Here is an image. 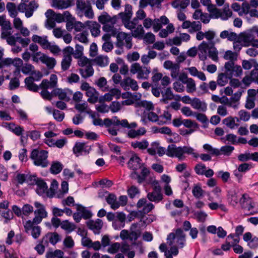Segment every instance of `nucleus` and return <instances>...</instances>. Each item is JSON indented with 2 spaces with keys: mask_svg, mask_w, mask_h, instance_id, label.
<instances>
[{
  "mask_svg": "<svg viewBox=\"0 0 258 258\" xmlns=\"http://www.w3.org/2000/svg\"><path fill=\"white\" fill-rule=\"evenodd\" d=\"M103 123L107 127L113 125L128 128L126 136L131 139L139 138L145 135L147 132L146 128L144 127H141L138 130H136L138 126L136 122H133L129 123L127 119H123L120 120L117 116H113L111 118H105L103 121Z\"/></svg>",
  "mask_w": 258,
  "mask_h": 258,
  "instance_id": "1",
  "label": "nucleus"
},
{
  "mask_svg": "<svg viewBox=\"0 0 258 258\" xmlns=\"http://www.w3.org/2000/svg\"><path fill=\"white\" fill-rule=\"evenodd\" d=\"M156 153L159 156L166 154L169 157H176L180 161L186 158V155H192L195 158L199 157V155L195 152V150L192 147L188 146L177 147L174 144L169 145L166 149L159 146Z\"/></svg>",
  "mask_w": 258,
  "mask_h": 258,
  "instance_id": "2",
  "label": "nucleus"
},
{
  "mask_svg": "<svg viewBox=\"0 0 258 258\" xmlns=\"http://www.w3.org/2000/svg\"><path fill=\"white\" fill-rule=\"evenodd\" d=\"M200 2L203 5L207 7V10L213 19L220 18L222 20H227L232 16V11L230 10L228 4H225L223 9L221 10L211 4L210 0H200Z\"/></svg>",
  "mask_w": 258,
  "mask_h": 258,
  "instance_id": "3",
  "label": "nucleus"
},
{
  "mask_svg": "<svg viewBox=\"0 0 258 258\" xmlns=\"http://www.w3.org/2000/svg\"><path fill=\"white\" fill-rule=\"evenodd\" d=\"M198 55L200 60L205 61L207 57L214 61L218 60V51L214 46H210L208 43L203 41L198 46Z\"/></svg>",
  "mask_w": 258,
  "mask_h": 258,
  "instance_id": "4",
  "label": "nucleus"
},
{
  "mask_svg": "<svg viewBox=\"0 0 258 258\" xmlns=\"http://www.w3.org/2000/svg\"><path fill=\"white\" fill-rule=\"evenodd\" d=\"M140 224L139 223H133L129 230H122L120 232V237L122 240H128L135 242L141 236Z\"/></svg>",
  "mask_w": 258,
  "mask_h": 258,
  "instance_id": "5",
  "label": "nucleus"
},
{
  "mask_svg": "<svg viewBox=\"0 0 258 258\" xmlns=\"http://www.w3.org/2000/svg\"><path fill=\"white\" fill-rule=\"evenodd\" d=\"M48 154V152L45 150L33 149L31 153L30 158L35 166L45 168L48 166L49 163L47 159Z\"/></svg>",
  "mask_w": 258,
  "mask_h": 258,
  "instance_id": "6",
  "label": "nucleus"
},
{
  "mask_svg": "<svg viewBox=\"0 0 258 258\" xmlns=\"http://www.w3.org/2000/svg\"><path fill=\"white\" fill-rule=\"evenodd\" d=\"M167 240L169 245H173L181 248L185 244V235L181 228H178L175 233H170L168 235Z\"/></svg>",
  "mask_w": 258,
  "mask_h": 258,
  "instance_id": "7",
  "label": "nucleus"
},
{
  "mask_svg": "<svg viewBox=\"0 0 258 258\" xmlns=\"http://www.w3.org/2000/svg\"><path fill=\"white\" fill-rule=\"evenodd\" d=\"M76 7L80 17L84 15L88 19L94 18V13L90 3H86L84 0H77Z\"/></svg>",
  "mask_w": 258,
  "mask_h": 258,
  "instance_id": "8",
  "label": "nucleus"
},
{
  "mask_svg": "<svg viewBox=\"0 0 258 258\" xmlns=\"http://www.w3.org/2000/svg\"><path fill=\"white\" fill-rule=\"evenodd\" d=\"M130 72L133 74H137V78L139 80H147L151 73L150 67L141 66L138 63H134L131 65Z\"/></svg>",
  "mask_w": 258,
  "mask_h": 258,
  "instance_id": "9",
  "label": "nucleus"
},
{
  "mask_svg": "<svg viewBox=\"0 0 258 258\" xmlns=\"http://www.w3.org/2000/svg\"><path fill=\"white\" fill-rule=\"evenodd\" d=\"M38 7L39 5L35 1H32L28 4L20 3L18 6V10L21 13H24L25 17L29 18L33 16L34 11Z\"/></svg>",
  "mask_w": 258,
  "mask_h": 258,
  "instance_id": "10",
  "label": "nucleus"
},
{
  "mask_svg": "<svg viewBox=\"0 0 258 258\" xmlns=\"http://www.w3.org/2000/svg\"><path fill=\"white\" fill-rule=\"evenodd\" d=\"M117 42L116 46L120 48L125 47L127 49L132 48L133 44L132 42V37L130 34L125 32H118L116 35Z\"/></svg>",
  "mask_w": 258,
  "mask_h": 258,
  "instance_id": "11",
  "label": "nucleus"
},
{
  "mask_svg": "<svg viewBox=\"0 0 258 258\" xmlns=\"http://www.w3.org/2000/svg\"><path fill=\"white\" fill-rule=\"evenodd\" d=\"M36 209L34 211L35 217L33 218V222L35 224L40 223L43 218L47 217V212L45 206L38 202H35L34 204Z\"/></svg>",
  "mask_w": 258,
  "mask_h": 258,
  "instance_id": "12",
  "label": "nucleus"
},
{
  "mask_svg": "<svg viewBox=\"0 0 258 258\" xmlns=\"http://www.w3.org/2000/svg\"><path fill=\"white\" fill-rule=\"evenodd\" d=\"M225 73L230 77H238L242 73V68L240 66L236 65L233 61H228L225 63Z\"/></svg>",
  "mask_w": 258,
  "mask_h": 258,
  "instance_id": "13",
  "label": "nucleus"
},
{
  "mask_svg": "<svg viewBox=\"0 0 258 258\" xmlns=\"http://www.w3.org/2000/svg\"><path fill=\"white\" fill-rule=\"evenodd\" d=\"M0 26H2V37L11 35L13 32L10 21L6 19L5 16H0Z\"/></svg>",
  "mask_w": 258,
  "mask_h": 258,
  "instance_id": "14",
  "label": "nucleus"
},
{
  "mask_svg": "<svg viewBox=\"0 0 258 258\" xmlns=\"http://www.w3.org/2000/svg\"><path fill=\"white\" fill-rule=\"evenodd\" d=\"M147 197L150 201L156 203L161 201L163 198V195L162 193L161 186L154 187L153 191L148 192Z\"/></svg>",
  "mask_w": 258,
  "mask_h": 258,
  "instance_id": "15",
  "label": "nucleus"
},
{
  "mask_svg": "<svg viewBox=\"0 0 258 258\" xmlns=\"http://www.w3.org/2000/svg\"><path fill=\"white\" fill-rule=\"evenodd\" d=\"M91 150V147L90 146L87 145L85 143L81 142H77L73 149L74 153L77 157L83 154H88Z\"/></svg>",
  "mask_w": 258,
  "mask_h": 258,
  "instance_id": "16",
  "label": "nucleus"
},
{
  "mask_svg": "<svg viewBox=\"0 0 258 258\" xmlns=\"http://www.w3.org/2000/svg\"><path fill=\"white\" fill-rule=\"evenodd\" d=\"M120 86L125 91L130 89L133 91H137L139 89L137 82L130 77L123 79L120 82Z\"/></svg>",
  "mask_w": 258,
  "mask_h": 258,
  "instance_id": "17",
  "label": "nucleus"
},
{
  "mask_svg": "<svg viewBox=\"0 0 258 258\" xmlns=\"http://www.w3.org/2000/svg\"><path fill=\"white\" fill-rule=\"evenodd\" d=\"M52 93L54 96H57L59 99L69 101L73 92L69 89L56 88L53 90Z\"/></svg>",
  "mask_w": 258,
  "mask_h": 258,
  "instance_id": "18",
  "label": "nucleus"
},
{
  "mask_svg": "<svg viewBox=\"0 0 258 258\" xmlns=\"http://www.w3.org/2000/svg\"><path fill=\"white\" fill-rule=\"evenodd\" d=\"M164 67L171 72V76L177 78L179 74L180 66L178 63H173L170 60H166L164 62Z\"/></svg>",
  "mask_w": 258,
  "mask_h": 258,
  "instance_id": "19",
  "label": "nucleus"
},
{
  "mask_svg": "<svg viewBox=\"0 0 258 258\" xmlns=\"http://www.w3.org/2000/svg\"><path fill=\"white\" fill-rule=\"evenodd\" d=\"M137 207L138 208H143L142 212L144 214L149 213L154 208V205L150 202H148L146 198L140 199L137 204Z\"/></svg>",
  "mask_w": 258,
  "mask_h": 258,
  "instance_id": "20",
  "label": "nucleus"
},
{
  "mask_svg": "<svg viewBox=\"0 0 258 258\" xmlns=\"http://www.w3.org/2000/svg\"><path fill=\"white\" fill-rule=\"evenodd\" d=\"M142 160L136 154H134L130 159L127 165L128 167L134 171H136L138 169L141 168L142 167Z\"/></svg>",
  "mask_w": 258,
  "mask_h": 258,
  "instance_id": "21",
  "label": "nucleus"
},
{
  "mask_svg": "<svg viewBox=\"0 0 258 258\" xmlns=\"http://www.w3.org/2000/svg\"><path fill=\"white\" fill-rule=\"evenodd\" d=\"M86 25L90 30L91 35L93 37H97L100 33V25L95 21H87Z\"/></svg>",
  "mask_w": 258,
  "mask_h": 258,
  "instance_id": "22",
  "label": "nucleus"
},
{
  "mask_svg": "<svg viewBox=\"0 0 258 258\" xmlns=\"http://www.w3.org/2000/svg\"><path fill=\"white\" fill-rule=\"evenodd\" d=\"M33 224H35L33 221L32 222L29 220L26 222L25 225V228L27 231L31 229V235L32 237L35 239H37L40 235L41 228L38 226H33Z\"/></svg>",
  "mask_w": 258,
  "mask_h": 258,
  "instance_id": "23",
  "label": "nucleus"
},
{
  "mask_svg": "<svg viewBox=\"0 0 258 258\" xmlns=\"http://www.w3.org/2000/svg\"><path fill=\"white\" fill-rule=\"evenodd\" d=\"M169 22V19L165 16H161L159 19H155L153 25L154 32H158L161 29L162 25L168 24Z\"/></svg>",
  "mask_w": 258,
  "mask_h": 258,
  "instance_id": "24",
  "label": "nucleus"
},
{
  "mask_svg": "<svg viewBox=\"0 0 258 258\" xmlns=\"http://www.w3.org/2000/svg\"><path fill=\"white\" fill-rule=\"evenodd\" d=\"M169 22V19L165 16H161L159 19H155L153 25L154 32H158L161 29L162 25L168 24Z\"/></svg>",
  "mask_w": 258,
  "mask_h": 258,
  "instance_id": "25",
  "label": "nucleus"
},
{
  "mask_svg": "<svg viewBox=\"0 0 258 258\" xmlns=\"http://www.w3.org/2000/svg\"><path fill=\"white\" fill-rule=\"evenodd\" d=\"M51 7L59 10L66 9L71 6L69 0H52Z\"/></svg>",
  "mask_w": 258,
  "mask_h": 258,
  "instance_id": "26",
  "label": "nucleus"
},
{
  "mask_svg": "<svg viewBox=\"0 0 258 258\" xmlns=\"http://www.w3.org/2000/svg\"><path fill=\"white\" fill-rule=\"evenodd\" d=\"M32 40L34 42L38 43L43 49L47 48L49 43L46 36L34 35L32 37Z\"/></svg>",
  "mask_w": 258,
  "mask_h": 258,
  "instance_id": "27",
  "label": "nucleus"
},
{
  "mask_svg": "<svg viewBox=\"0 0 258 258\" xmlns=\"http://www.w3.org/2000/svg\"><path fill=\"white\" fill-rule=\"evenodd\" d=\"M190 104L194 109L201 111H205L207 108L206 103L198 98H194L192 99Z\"/></svg>",
  "mask_w": 258,
  "mask_h": 258,
  "instance_id": "28",
  "label": "nucleus"
},
{
  "mask_svg": "<svg viewBox=\"0 0 258 258\" xmlns=\"http://www.w3.org/2000/svg\"><path fill=\"white\" fill-rule=\"evenodd\" d=\"M103 222L101 219H98L95 221H92L88 223L89 229L92 230L95 234H98L102 227Z\"/></svg>",
  "mask_w": 258,
  "mask_h": 258,
  "instance_id": "29",
  "label": "nucleus"
},
{
  "mask_svg": "<svg viewBox=\"0 0 258 258\" xmlns=\"http://www.w3.org/2000/svg\"><path fill=\"white\" fill-rule=\"evenodd\" d=\"M86 95L88 97L87 101L91 103H95L98 101V93L93 87H91L86 90Z\"/></svg>",
  "mask_w": 258,
  "mask_h": 258,
  "instance_id": "30",
  "label": "nucleus"
},
{
  "mask_svg": "<svg viewBox=\"0 0 258 258\" xmlns=\"http://www.w3.org/2000/svg\"><path fill=\"white\" fill-rule=\"evenodd\" d=\"M240 202L244 208L247 209L248 210H250L254 207L252 200L246 194H244L242 195L240 200Z\"/></svg>",
  "mask_w": 258,
  "mask_h": 258,
  "instance_id": "31",
  "label": "nucleus"
},
{
  "mask_svg": "<svg viewBox=\"0 0 258 258\" xmlns=\"http://www.w3.org/2000/svg\"><path fill=\"white\" fill-rule=\"evenodd\" d=\"M98 20L100 23L105 25L109 23L114 24L116 23V18L111 17L107 13L104 12L101 15L99 16Z\"/></svg>",
  "mask_w": 258,
  "mask_h": 258,
  "instance_id": "32",
  "label": "nucleus"
},
{
  "mask_svg": "<svg viewBox=\"0 0 258 258\" xmlns=\"http://www.w3.org/2000/svg\"><path fill=\"white\" fill-rule=\"evenodd\" d=\"M131 18H122L121 19L122 22L124 27L132 30V31L136 28V27L138 25L139 21L137 18H134L132 21H130Z\"/></svg>",
  "mask_w": 258,
  "mask_h": 258,
  "instance_id": "33",
  "label": "nucleus"
},
{
  "mask_svg": "<svg viewBox=\"0 0 258 258\" xmlns=\"http://www.w3.org/2000/svg\"><path fill=\"white\" fill-rule=\"evenodd\" d=\"M236 121L239 122L238 117H228L223 120V123L230 128L234 129L239 125Z\"/></svg>",
  "mask_w": 258,
  "mask_h": 258,
  "instance_id": "34",
  "label": "nucleus"
},
{
  "mask_svg": "<svg viewBox=\"0 0 258 258\" xmlns=\"http://www.w3.org/2000/svg\"><path fill=\"white\" fill-rule=\"evenodd\" d=\"M36 184L37 186L36 191L39 195L42 196L45 192L47 193L48 187L46 183L43 180L37 179Z\"/></svg>",
  "mask_w": 258,
  "mask_h": 258,
  "instance_id": "35",
  "label": "nucleus"
},
{
  "mask_svg": "<svg viewBox=\"0 0 258 258\" xmlns=\"http://www.w3.org/2000/svg\"><path fill=\"white\" fill-rule=\"evenodd\" d=\"M130 104V101L128 100L122 101L121 103L118 101H113L111 103L109 108L112 112H116L121 109L122 105Z\"/></svg>",
  "mask_w": 258,
  "mask_h": 258,
  "instance_id": "36",
  "label": "nucleus"
},
{
  "mask_svg": "<svg viewBox=\"0 0 258 258\" xmlns=\"http://www.w3.org/2000/svg\"><path fill=\"white\" fill-rule=\"evenodd\" d=\"M60 227L66 231V233L69 234L75 230L76 226L73 223L66 220L61 221Z\"/></svg>",
  "mask_w": 258,
  "mask_h": 258,
  "instance_id": "37",
  "label": "nucleus"
},
{
  "mask_svg": "<svg viewBox=\"0 0 258 258\" xmlns=\"http://www.w3.org/2000/svg\"><path fill=\"white\" fill-rule=\"evenodd\" d=\"M106 201L113 210H116L120 207L119 202L116 200V196L113 194H109L106 198Z\"/></svg>",
  "mask_w": 258,
  "mask_h": 258,
  "instance_id": "38",
  "label": "nucleus"
},
{
  "mask_svg": "<svg viewBox=\"0 0 258 258\" xmlns=\"http://www.w3.org/2000/svg\"><path fill=\"white\" fill-rule=\"evenodd\" d=\"M148 119L152 121L157 122L159 125H162L166 123V121L161 119L162 116H158L156 113L153 111L148 113L147 115Z\"/></svg>",
  "mask_w": 258,
  "mask_h": 258,
  "instance_id": "39",
  "label": "nucleus"
},
{
  "mask_svg": "<svg viewBox=\"0 0 258 258\" xmlns=\"http://www.w3.org/2000/svg\"><path fill=\"white\" fill-rule=\"evenodd\" d=\"M163 0H140V7L145 8L150 5L152 7L159 6Z\"/></svg>",
  "mask_w": 258,
  "mask_h": 258,
  "instance_id": "40",
  "label": "nucleus"
},
{
  "mask_svg": "<svg viewBox=\"0 0 258 258\" xmlns=\"http://www.w3.org/2000/svg\"><path fill=\"white\" fill-rule=\"evenodd\" d=\"M63 164L57 161H53L50 168V172L53 174H57L62 170Z\"/></svg>",
  "mask_w": 258,
  "mask_h": 258,
  "instance_id": "41",
  "label": "nucleus"
},
{
  "mask_svg": "<svg viewBox=\"0 0 258 258\" xmlns=\"http://www.w3.org/2000/svg\"><path fill=\"white\" fill-rule=\"evenodd\" d=\"M34 78L33 77H27L25 79V85L27 88L33 92H37L39 87L34 83Z\"/></svg>",
  "mask_w": 258,
  "mask_h": 258,
  "instance_id": "42",
  "label": "nucleus"
},
{
  "mask_svg": "<svg viewBox=\"0 0 258 258\" xmlns=\"http://www.w3.org/2000/svg\"><path fill=\"white\" fill-rule=\"evenodd\" d=\"M75 108L80 112H86L89 114H91L93 112L89 108L87 102L76 103Z\"/></svg>",
  "mask_w": 258,
  "mask_h": 258,
  "instance_id": "43",
  "label": "nucleus"
},
{
  "mask_svg": "<svg viewBox=\"0 0 258 258\" xmlns=\"http://www.w3.org/2000/svg\"><path fill=\"white\" fill-rule=\"evenodd\" d=\"M42 63L45 64L48 69H52L56 65V61L54 58L44 54Z\"/></svg>",
  "mask_w": 258,
  "mask_h": 258,
  "instance_id": "44",
  "label": "nucleus"
},
{
  "mask_svg": "<svg viewBox=\"0 0 258 258\" xmlns=\"http://www.w3.org/2000/svg\"><path fill=\"white\" fill-rule=\"evenodd\" d=\"M79 73L82 77L87 78L93 76L94 74V70L90 64H89L85 68L80 69Z\"/></svg>",
  "mask_w": 258,
  "mask_h": 258,
  "instance_id": "45",
  "label": "nucleus"
},
{
  "mask_svg": "<svg viewBox=\"0 0 258 258\" xmlns=\"http://www.w3.org/2000/svg\"><path fill=\"white\" fill-rule=\"evenodd\" d=\"M131 146L134 149L138 148L140 150H145L148 148L149 142L147 140H143L141 141H135L131 143Z\"/></svg>",
  "mask_w": 258,
  "mask_h": 258,
  "instance_id": "46",
  "label": "nucleus"
},
{
  "mask_svg": "<svg viewBox=\"0 0 258 258\" xmlns=\"http://www.w3.org/2000/svg\"><path fill=\"white\" fill-rule=\"evenodd\" d=\"M145 31L141 24H139L136 27L132 32V37L133 36L135 38L139 39H142L144 35Z\"/></svg>",
  "mask_w": 258,
  "mask_h": 258,
  "instance_id": "47",
  "label": "nucleus"
},
{
  "mask_svg": "<svg viewBox=\"0 0 258 258\" xmlns=\"http://www.w3.org/2000/svg\"><path fill=\"white\" fill-rule=\"evenodd\" d=\"M72 60V56L70 55H63L61 62V69L63 71L68 70L70 67Z\"/></svg>",
  "mask_w": 258,
  "mask_h": 258,
  "instance_id": "48",
  "label": "nucleus"
},
{
  "mask_svg": "<svg viewBox=\"0 0 258 258\" xmlns=\"http://www.w3.org/2000/svg\"><path fill=\"white\" fill-rule=\"evenodd\" d=\"M6 8L9 12V15L12 18H15L18 15V9L16 5L13 3L9 2L7 4Z\"/></svg>",
  "mask_w": 258,
  "mask_h": 258,
  "instance_id": "49",
  "label": "nucleus"
},
{
  "mask_svg": "<svg viewBox=\"0 0 258 258\" xmlns=\"http://www.w3.org/2000/svg\"><path fill=\"white\" fill-rule=\"evenodd\" d=\"M102 29L105 32L111 35L112 36L117 35L118 34L117 29L114 27V24H112V23L105 24L103 26Z\"/></svg>",
  "mask_w": 258,
  "mask_h": 258,
  "instance_id": "50",
  "label": "nucleus"
},
{
  "mask_svg": "<svg viewBox=\"0 0 258 258\" xmlns=\"http://www.w3.org/2000/svg\"><path fill=\"white\" fill-rule=\"evenodd\" d=\"M94 61L99 66L104 67L109 63L108 57L107 56L99 55L94 59Z\"/></svg>",
  "mask_w": 258,
  "mask_h": 258,
  "instance_id": "51",
  "label": "nucleus"
},
{
  "mask_svg": "<svg viewBox=\"0 0 258 258\" xmlns=\"http://www.w3.org/2000/svg\"><path fill=\"white\" fill-rule=\"evenodd\" d=\"M64 252L60 249L48 251L46 253V258H63Z\"/></svg>",
  "mask_w": 258,
  "mask_h": 258,
  "instance_id": "52",
  "label": "nucleus"
},
{
  "mask_svg": "<svg viewBox=\"0 0 258 258\" xmlns=\"http://www.w3.org/2000/svg\"><path fill=\"white\" fill-rule=\"evenodd\" d=\"M203 149L208 152L210 155L219 156L220 155V151L217 148H213L211 145L206 144L203 145Z\"/></svg>",
  "mask_w": 258,
  "mask_h": 258,
  "instance_id": "53",
  "label": "nucleus"
},
{
  "mask_svg": "<svg viewBox=\"0 0 258 258\" xmlns=\"http://www.w3.org/2000/svg\"><path fill=\"white\" fill-rule=\"evenodd\" d=\"M58 183L56 180H53L51 183L49 189L47 191V196L49 198H52L57 189Z\"/></svg>",
  "mask_w": 258,
  "mask_h": 258,
  "instance_id": "54",
  "label": "nucleus"
},
{
  "mask_svg": "<svg viewBox=\"0 0 258 258\" xmlns=\"http://www.w3.org/2000/svg\"><path fill=\"white\" fill-rule=\"evenodd\" d=\"M89 33L87 31H83V32L77 34L75 36V39L78 40L80 42L87 44L89 42L88 36Z\"/></svg>",
  "mask_w": 258,
  "mask_h": 258,
  "instance_id": "55",
  "label": "nucleus"
},
{
  "mask_svg": "<svg viewBox=\"0 0 258 258\" xmlns=\"http://www.w3.org/2000/svg\"><path fill=\"white\" fill-rule=\"evenodd\" d=\"M184 84L186 85V91L188 93H193L196 90V83L192 78H188Z\"/></svg>",
  "mask_w": 258,
  "mask_h": 258,
  "instance_id": "56",
  "label": "nucleus"
},
{
  "mask_svg": "<svg viewBox=\"0 0 258 258\" xmlns=\"http://www.w3.org/2000/svg\"><path fill=\"white\" fill-rule=\"evenodd\" d=\"M231 77H230L228 75H227L225 73L220 74L217 79V84L221 86H225L228 82L229 79H230Z\"/></svg>",
  "mask_w": 258,
  "mask_h": 258,
  "instance_id": "57",
  "label": "nucleus"
},
{
  "mask_svg": "<svg viewBox=\"0 0 258 258\" xmlns=\"http://www.w3.org/2000/svg\"><path fill=\"white\" fill-rule=\"evenodd\" d=\"M195 218L199 222H204L208 217V214L204 211H197L194 213Z\"/></svg>",
  "mask_w": 258,
  "mask_h": 258,
  "instance_id": "58",
  "label": "nucleus"
},
{
  "mask_svg": "<svg viewBox=\"0 0 258 258\" xmlns=\"http://www.w3.org/2000/svg\"><path fill=\"white\" fill-rule=\"evenodd\" d=\"M46 237L48 238L51 244L54 245L60 240L59 235L56 232L50 233L47 234Z\"/></svg>",
  "mask_w": 258,
  "mask_h": 258,
  "instance_id": "59",
  "label": "nucleus"
},
{
  "mask_svg": "<svg viewBox=\"0 0 258 258\" xmlns=\"http://www.w3.org/2000/svg\"><path fill=\"white\" fill-rule=\"evenodd\" d=\"M45 49H48L54 55L58 54L61 51L60 48L58 45H56L54 42L51 43L49 42L47 47Z\"/></svg>",
  "mask_w": 258,
  "mask_h": 258,
  "instance_id": "60",
  "label": "nucleus"
},
{
  "mask_svg": "<svg viewBox=\"0 0 258 258\" xmlns=\"http://www.w3.org/2000/svg\"><path fill=\"white\" fill-rule=\"evenodd\" d=\"M132 6L130 5H125L124 13H120L119 16L121 19L122 18H131L132 16Z\"/></svg>",
  "mask_w": 258,
  "mask_h": 258,
  "instance_id": "61",
  "label": "nucleus"
},
{
  "mask_svg": "<svg viewBox=\"0 0 258 258\" xmlns=\"http://www.w3.org/2000/svg\"><path fill=\"white\" fill-rule=\"evenodd\" d=\"M174 98L173 94L170 88H168L165 91V93L163 95L162 101L165 103H167L169 100H172Z\"/></svg>",
  "mask_w": 258,
  "mask_h": 258,
  "instance_id": "62",
  "label": "nucleus"
},
{
  "mask_svg": "<svg viewBox=\"0 0 258 258\" xmlns=\"http://www.w3.org/2000/svg\"><path fill=\"white\" fill-rule=\"evenodd\" d=\"M171 246L170 249L165 252L166 258H173V255L176 256L178 254V247L173 245Z\"/></svg>",
  "mask_w": 258,
  "mask_h": 258,
  "instance_id": "63",
  "label": "nucleus"
},
{
  "mask_svg": "<svg viewBox=\"0 0 258 258\" xmlns=\"http://www.w3.org/2000/svg\"><path fill=\"white\" fill-rule=\"evenodd\" d=\"M180 137L179 135L175 133H172L166 137V140L168 143H178L180 141Z\"/></svg>",
  "mask_w": 258,
  "mask_h": 258,
  "instance_id": "64",
  "label": "nucleus"
}]
</instances>
